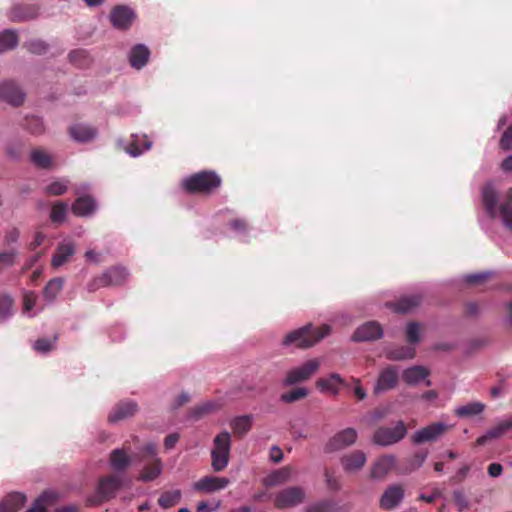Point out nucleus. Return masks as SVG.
<instances>
[{
	"mask_svg": "<svg viewBox=\"0 0 512 512\" xmlns=\"http://www.w3.org/2000/svg\"><path fill=\"white\" fill-rule=\"evenodd\" d=\"M24 126L30 133L35 135H39L44 132L43 122L36 116L26 117Z\"/></svg>",
	"mask_w": 512,
	"mask_h": 512,
	"instance_id": "a18cd8bd",
	"label": "nucleus"
},
{
	"mask_svg": "<svg viewBox=\"0 0 512 512\" xmlns=\"http://www.w3.org/2000/svg\"><path fill=\"white\" fill-rule=\"evenodd\" d=\"M427 451H418L410 459L407 460L406 465L400 469L401 474H409L412 471L420 468L427 458Z\"/></svg>",
	"mask_w": 512,
	"mask_h": 512,
	"instance_id": "e433bc0d",
	"label": "nucleus"
},
{
	"mask_svg": "<svg viewBox=\"0 0 512 512\" xmlns=\"http://www.w3.org/2000/svg\"><path fill=\"white\" fill-rule=\"evenodd\" d=\"M229 227L238 233H246L248 231V223L242 218H235L231 220L229 222Z\"/></svg>",
	"mask_w": 512,
	"mask_h": 512,
	"instance_id": "13d9d810",
	"label": "nucleus"
},
{
	"mask_svg": "<svg viewBox=\"0 0 512 512\" xmlns=\"http://www.w3.org/2000/svg\"><path fill=\"white\" fill-rule=\"evenodd\" d=\"M326 486L331 491H339L341 489V483L339 479L334 475V472L326 469L324 472Z\"/></svg>",
	"mask_w": 512,
	"mask_h": 512,
	"instance_id": "603ef678",
	"label": "nucleus"
},
{
	"mask_svg": "<svg viewBox=\"0 0 512 512\" xmlns=\"http://www.w3.org/2000/svg\"><path fill=\"white\" fill-rule=\"evenodd\" d=\"M87 58V53L85 50H74L69 53V59L72 63L76 65H82V61Z\"/></svg>",
	"mask_w": 512,
	"mask_h": 512,
	"instance_id": "680f3d73",
	"label": "nucleus"
},
{
	"mask_svg": "<svg viewBox=\"0 0 512 512\" xmlns=\"http://www.w3.org/2000/svg\"><path fill=\"white\" fill-rule=\"evenodd\" d=\"M219 408V405L215 402H212V401H208V402H205L199 406H196L194 409H193V416L196 418V419H199L201 418L202 416L206 415V414H209V413H212L214 411H216L217 409Z\"/></svg>",
	"mask_w": 512,
	"mask_h": 512,
	"instance_id": "49530a36",
	"label": "nucleus"
},
{
	"mask_svg": "<svg viewBox=\"0 0 512 512\" xmlns=\"http://www.w3.org/2000/svg\"><path fill=\"white\" fill-rule=\"evenodd\" d=\"M143 457L155 456L157 454V445L155 443H147L142 448Z\"/></svg>",
	"mask_w": 512,
	"mask_h": 512,
	"instance_id": "338daca9",
	"label": "nucleus"
},
{
	"mask_svg": "<svg viewBox=\"0 0 512 512\" xmlns=\"http://www.w3.org/2000/svg\"><path fill=\"white\" fill-rule=\"evenodd\" d=\"M383 330L381 325L376 321H369L356 329L352 335L355 342L374 341L381 338Z\"/></svg>",
	"mask_w": 512,
	"mask_h": 512,
	"instance_id": "f8f14e48",
	"label": "nucleus"
},
{
	"mask_svg": "<svg viewBox=\"0 0 512 512\" xmlns=\"http://www.w3.org/2000/svg\"><path fill=\"white\" fill-rule=\"evenodd\" d=\"M36 301H37V296L34 292L26 293L23 298L24 311H26V312L31 311L34 308Z\"/></svg>",
	"mask_w": 512,
	"mask_h": 512,
	"instance_id": "052dcab7",
	"label": "nucleus"
},
{
	"mask_svg": "<svg viewBox=\"0 0 512 512\" xmlns=\"http://www.w3.org/2000/svg\"><path fill=\"white\" fill-rule=\"evenodd\" d=\"M294 470L291 466H284L270 473L264 480L268 487L278 486L290 480Z\"/></svg>",
	"mask_w": 512,
	"mask_h": 512,
	"instance_id": "a878e982",
	"label": "nucleus"
},
{
	"mask_svg": "<svg viewBox=\"0 0 512 512\" xmlns=\"http://www.w3.org/2000/svg\"><path fill=\"white\" fill-rule=\"evenodd\" d=\"M162 472V462L156 458L152 463L146 465L141 471L138 480L149 482L155 480Z\"/></svg>",
	"mask_w": 512,
	"mask_h": 512,
	"instance_id": "473e14b6",
	"label": "nucleus"
},
{
	"mask_svg": "<svg viewBox=\"0 0 512 512\" xmlns=\"http://www.w3.org/2000/svg\"><path fill=\"white\" fill-rule=\"evenodd\" d=\"M67 183L64 181H54L45 188L48 195L60 196L67 192Z\"/></svg>",
	"mask_w": 512,
	"mask_h": 512,
	"instance_id": "09e8293b",
	"label": "nucleus"
},
{
	"mask_svg": "<svg viewBox=\"0 0 512 512\" xmlns=\"http://www.w3.org/2000/svg\"><path fill=\"white\" fill-rule=\"evenodd\" d=\"M68 205L65 202H56L52 205L50 219L54 224H61L65 221Z\"/></svg>",
	"mask_w": 512,
	"mask_h": 512,
	"instance_id": "ea45409f",
	"label": "nucleus"
},
{
	"mask_svg": "<svg viewBox=\"0 0 512 512\" xmlns=\"http://www.w3.org/2000/svg\"><path fill=\"white\" fill-rule=\"evenodd\" d=\"M69 134L77 142H89L96 137L97 130L90 125L77 123L69 128Z\"/></svg>",
	"mask_w": 512,
	"mask_h": 512,
	"instance_id": "5701e85b",
	"label": "nucleus"
},
{
	"mask_svg": "<svg viewBox=\"0 0 512 512\" xmlns=\"http://www.w3.org/2000/svg\"><path fill=\"white\" fill-rule=\"evenodd\" d=\"M230 426L235 435L243 436L252 427V416L251 415L238 416L231 421Z\"/></svg>",
	"mask_w": 512,
	"mask_h": 512,
	"instance_id": "f704fd0d",
	"label": "nucleus"
},
{
	"mask_svg": "<svg viewBox=\"0 0 512 512\" xmlns=\"http://www.w3.org/2000/svg\"><path fill=\"white\" fill-rule=\"evenodd\" d=\"M316 387L324 393L337 395L342 387H348V383L338 373H331L327 377L319 378Z\"/></svg>",
	"mask_w": 512,
	"mask_h": 512,
	"instance_id": "ddd939ff",
	"label": "nucleus"
},
{
	"mask_svg": "<svg viewBox=\"0 0 512 512\" xmlns=\"http://www.w3.org/2000/svg\"><path fill=\"white\" fill-rule=\"evenodd\" d=\"M406 339L409 343L415 344L420 340V327L416 322H410L406 328Z\"/></svg>",
	"mask_w": 512,
	"mask_h": 512,
	"instance_id": "8fccbe9b",
	"label": "nucleus"
},
{
	"mask_svg": "<svg viewBox=\"0 0 512 512\" xmlns=\"http://www.w3.org/2000/svg\"><path fill=\"white\" fill-rule=\"evenodd\" d=\"M135 17L134 11L125 5H117L110 12L111 24L119 30H128Z\"/></svg>",
	"mask_w": 512,
	"mask_h": 512,
	"instance_id": "9b49d317",
	"label": "nucleus"
},
{
	"mask_svg": "<svg viewBox=\"0 0 512 512\" xmlns=\"http://www.w3.org/2000/svg\"><path fill=\"white\" fill-rule=\"evenodd\" d=\"M448 429L449 427L446 424L435 422L416 431L412 435L411 440L417 445L425 442H433L441 437Z\"/></svg>",
	"mask_w": 512,
	"mask_h": 512,
	"instance_id": "6e6552de",
	"label": "nucleus"
},
{
	"mask_svg": "<svg viewBox=\"0 0 512 512\" xmlns=\"http://www.w3.org/2000/svg\"><path fill=\"white\" fill-rule=\"evenodd\" d=\"M27 48L34 54H43L47 50V46L43 41L35 40L27 44Z\"/></svg>",
	"mask_w": 512,
	"mask_h": 512,
	"instance_id": "bf43d9fd",
	"label": "nucleus"
},
{
	"mask_svg": "<svg viewBox=\"0 0 512 512\" xmlns=\"http://www.w3.org/2000/svg\"><path fill=\"white\" fill-rule=\"evenodd\" d=\"M128 278V272L124 267L113 266L102 275L95 277L87 284L89 292H95L101 287L123 285Z\"/></svg>",
	"mask_w": 512,
	"mask_h": 512,
	"instance_id": "20e7f679",
	"label": "nucleus"
},
{
	"mask_svg": "<svg viewBox=\"0 0 512 512\" xmlns=\"http://www.w3.org/2000/svg\"><path fill=\"white\" fill-rule=\"evenodd\" d=\"M30 159L38 168L49 169L52 167V157L43 149H34L31 152Z\"/></svg>",
	"mask_w": 512,
	"mask_h": 512,
	"instance_id": "c9c22d12",
	"label": "nucleus"
},
{
	"mask_svg": "<svg viewBox=\"0 0 512 512\" xmlns=\"http://www.w3.org/2000/svg\"><path fill=\"white\" fill-rule=\"evenodd\" d=\"M58 341V335H54L52 338H39L33 344V349L37 353L47 354L55 349V345Z\"/></svg>",
	"mask_w": 512,
	"mask_h": 512,
	"instance_id": "58836bf2",
	"label": "nucleus"
},
{
	"mask_svg": "<svg viewBox=\"0 0 512 512\" xmlns=\"http://www.w3.org/2000/svg\"><path fill=\"white\" fill-rule=\"evenodd\" d=\"M334 504L331 501H322L316 503L306 509V512H331Z\"/></svg>",
	"mask_w": 512,
	"mask_h": 512,
	"instance_id": "864d4df0",
	"label": "nucleus"
},
{
	"mask_svg": "<svg viewBox=\"0 0 512 512\" xmlns=\"http://www.w3.org/2000/svg\"><path fill=\"white\" fill-rule=\"evenodd\" d=\"M320 367L318 359H310L302 365L295 367L287 372L284 380L285 386H292L301 382H304L311 378Z\"/></svg>",
	"mask_w": 512,
	"mask_h": 512,
	"instance_id": "423d86ee",
	"label": "nucleus"
},
{
	"mask_svg": "<svg viewBox=\"0 0 512 512\" xmlns=\"http://www.w3.org/2000/svg\"><path fill=\"white\" fill-rule=\"evenodd\" d=\"M151 147V142L145 140V143H144V146L143 148H140L137 144L136 141H132L129 146L127 147V152L131 155V156H138L140 154H142L144 151L146 150H149Z\"/></svg>",
	"mask_w": 512,
	"mask_h": 512,
	"instance_id": "6e6d98bb",
	"label": "nucleus"
},
{
	"mask_svg": "<svg viewBox=\"0 0 512 512\" xmlns=\"http://www.w3.org/2000/svg\"><path fill=\"white\" fill-rule=\"evenodd\" d=\"M106 501L108 500L104 499V496L99 493V489L97 488L96 493L87 499L86 505L89 507H97Z\"/></svg>",
	"mask_w": 512,
	"mask_h": 512,
	"instance_id": "e2e57ef3",
	"label": "nucleus"
},
{
	"mask_svg": "<svg viewBox=\"0 0 512 512\" xmlns=\"http://www.w3.org/2000/svg\"><path fill=\"white\" fill-rule=\"evenodd\" d=\"M367 461L366 454L361 450H355L344 454L340 458V463L346 473H353L361 470Z\"/></svg>",
	"mask_w": 512,
	"mask_h": 512,
	"instance_id": "a211bd4d",
	"label": "nucleus"
},
{
	"mask_svg": "<svg viewBox=\"0 0 512 512\" xmlns=\"http://www.w3.org/2000/svg\"><path fill=\"white\" fill-rule=\"evenodd\" d=\"M482 200L489 216L495 218L497 215L498 195L491 184H487L483 187Z\"/></svg>",
	"mask_w": 512,
	"mask_h": 512,
	"instance_id": "393cba45",
	"label": "nucleus"
},
{
	"mask_svg": "<svg viewBox=\"0 0 512 512\" xmlns=\"http://www.w3.org/2000/svg\"><path fill=\"white\" fill-rule=\"evenodd\" d=\"M149 57L150 50L148 47L144 44H137L131 48L129 62L133 68L140 70L147 64Z\"/></svg>",
	"mask_w": 512,
	"mask_h": 512,
	"instance_id": "4be33fe9",
	"label": "nucleus"
},
{
	"mask_svg": "<svg viewBox=\"0 0 512 512\" xmlns=\"http://www.w3.org/2000/svg\"><path fill=\"white\" fill-rule=\"evenodd\" d=\"M96 203L91 196H82L77 198L72 204V212L76 216H88L94 212Z\"/></svg>",
	"mask_w": 512,
	"mask_h": 512,
	"instance_id": "bb28decb",
	"label": "nucleus"
},
{
	"mask_svg": "<svg viewBox=\"0 0 512 512\" xmlns=\"http://www.w3.org/2000/svg\"><path fill=\"white\" fill-rule=\"evenodd\" d=\"M0 98L11 105L19 106L24 101V93L13 81H4L0 85Z\"/></svg>",
	"mask_w": 512,
	"mask_h": 512,
	"instance_id": "f3484780",
	"label": "nucleus"
},
{
	"mask_svg": "<svg viewBox=\"0 0 512 512\" xmlns=\"http://www.w3.org/2000/svg\"><path fill=\"white\" fill-rule=\"evenodd\" d=\"M511 428H512V419L502 421L487 431L488 436H490L491 440L500 438L506 432H508Z\"/></svg>",
	"mask_w": 512,
	"mask_h": 512,
	"instance_id": "c03bdc74",
	"label": "nucleus"
},
{
	"mask_svg": "<svg viewBox=\"0 0 512 512\" xmlns=\"http://www.w3.org/2000/svg\"><path fill=\"white\" fill-rule=\"evenodd\" d=\"M405 489L400 484L389 485L379 500V506L383 510H393L403 501Z\"/></svg>",
	"mask_w": 512,
	"mask_h": 512,
	"instance_id": "9d476101",
	"label": "nucleus"
},
{
	"mask_svg": "<svg viewBox=\"0 0 512 512\" xmlns=\"http://www.w3.org/2000/svg\"><path fill=\"white\" fill-rule=\"evenodd\" d=\"M20 236V232L17 228H12L11 230L7 231L4 236V241L6 244H12L18 241Z\"/></svg>",
	"mask_w": 512,
	"mask_h": 512,
	"instance_id": "69168bd1",
	"label": "nucleus"
},
{
	"mask_svg": "<svg viewBox=\"0 0 512 512\" xmlns=\"http://www.w3.org/2000/svg\"><path fill=\"white\" fill-rule=\"evenodd\" d=\"M123 486V478L118 474H110L99 480L97 488L104 499L110 500L115 497L116 492Z\"/></svg>",
	"mask_w": 512,
	"mask_h": 512,
	"instance_id": "dca6fc26",
	"label": "nucleus"
},
{
	"mask_svg": "<svg viewBox=\"0 0 512 512\" xmlns=\"http://www.w3.org/2000/svg\"><path fill=\"white\" fill-rule=\"evenodd\" d=\"M397 383V368L395 366H388L380 372L378 380L374 387V393L379 394L380 392L391 390L396 387Z\"/></svg>",
	"mask_w": 512,
	"mask_h": 512,
	"instance_id": "2eb2a0df",
	"label": "nucleus"
},
{
	"mask_svg": "<svg viewBox=\"0 0 512 512\" xmlns=\"http://www.w3.org/2000/svg\"><path fill=\"white\" fill-rule=\"evenodd\" d=\"M18 45V35L14 30L0 33V53L11 50Z\"/></svg>",
	"mask_w": 512,
	"mask_h": 512,
	"instance_id": "4c0bfd02",
	"label": "nucleus"
},
{
	"mask_svg": "<svg viewBox=\"0 0 512 512\" xmlns=\"http://www.w3.org/2000/svg\"><path fill=\"white\" fill-rule=\"evenodd\" d=\"M13 299L8 295L0 296V319L4 320L11 315Z\"/></svg>",
	"mask_w": 512,
	"mask_h": 512,
	"instance_id": "de8ad7c7",
	"label": "nucleus"
},
{
	"mask_svg": "<svg viewBox=\"0 0 512 512\" xmlns=\"http://www.w3.org/2000/svg\"><path fill=\"white\" fill-rule=\"evenodd\" d=\"M499 214L504 226L512 231V187L508 189L505 201L499 206Z\"/></svg>",
	"mask_w": 512,
	"mask_h": 512,
	"instance_id": "c756f323",
	"label": "nucleus"
},
{
	"mask_svg": "<svg viewBox=\"0 0 512 512\" xmlns=\"http://www.w3.org/2000/svg\"><path fill=\"white\" fill-rule=\"evenodd\" d=\"M453 498H454L456 505L460 508V510L468 507V501L463 492L454 491Z\"/></svg>",
	"mask_w": 512,
	"mask_h": 512,
	"instance_id": "0e129e2a",
	"label": "nucleus"
},
{
	"mask_svg": "<svg viewBox=\"0 0 512 512\" xmlns=\"http://www.w3.org/2000/svg\"><path fill=\"white\" fill-rule=\"evenodd\" d=\"M138 410V405L132 400L121 401L112 409L108 416L110 423H116L133 416Z\"/></svg>",
	"mask_w": 512,
	"mask_h": 512,
	"instance_id": "6ab92c4d",
	"label": "nucleus"
},
{
	"mask_svg": "<svg viewBox=\"0 0 512 512\" xmlns=\"http://www.w3.org/2000/svg\"><path fill=\"white\" fill-rule=\"evenodd\" d=\"M180 498V491H167L161 494L158 499V504L164 509L171 508L179 502Z\"/></svg>",
	"mask_w": 512,
	"mask_h": 512,
	"instance_id": "79ce46f5",
	"label": "nucleus"
},
{
	"mask_svg": "<svg viewBox=\"0 0 512 512\" xmlns=\"http://www.w3.org/2000/svg\"><path fill=\"white\" fill-rule=\"evenodd\" d=\"M396 458L393 455H383L379 457L372 465L370 477L381 480L395 467Z\"/></svg>",
	"mask_w": 512,
	"mask_h": 512,
	"instance_id": "aec40b11",
	"label": "nucleus"
},
{
	"mask_svg": "<svg viewBox=\"0 0 512 512\" xmlns=\"http://www.w3.org/2000/svg\"><path fill=\"white\" fill-rule=\"evenodd\" d=\"M407 434V427L403 421H398L395 427L381 426L373 434V442L379 446H390L400 442Z\"/></svg>",
	"mask_w": 512,
	"mask_h": 512,
	"instance_id": "39448f33",
	"label": "nucleus"
},
{
	"mask_svg": "<svg viewBox=\"0 0 512 512\" xmlns=\"http://www.w3.org/2000/svg\"><path fill=\"white\" fill-rule=\"evenodd\" d=\"M357 440V431L346 428L336 433L325 445V452L331 453L353 445Z\"/></svg>",
	"mask_w": 512,
	"mask_h": 512,
	"instance_id": "1a4fd4ad",
	"label": "nucleus"
},
{
	"mask_svg": "<svg viewBox=\"0 0 512 512\" xmlns=\"http://www.w3.org/2000/svg\"><path fill=\"white\" fill-rule=\"evenodd\" d=\"M305 500V491L300 486H291L279 491L274 498V505L278 509L297 506Z\"/></svg>",
	"mask_w": 512,
	"mask_h": 512,
	"instance_id": "0eeeda50",
	"label": "nucleus"
},
{
	"mask_svg": "<svg viewBox=\"0 0 512 512\" xmlns=\"http://www.w3.org/2000/svg\"><path fill=\"white\" fill-rule=\"evenodd\" d=\"M415 356V349L413 347L401 346L397 348L387 349L385 352V357L388 360L399 361L412 359Z\"/></svg>",
	"mask_w": 512,
	"mask_h": 512,
	"instance_id": "72a5a7b5",
	"label": "nucleus"
},
{
	"mask_svg": "<svg viewBox=\"0 0 512 512\" xmlns=\"http://www.w3.org/2000/svg\"><path fill=\"white\" fill-rule=\"evenodd\" d=\"M308 396V390L305 387H298L289 392L281 394L280 400L284 403H293Z\"/></svg>",
	"mask_w": 512,
	"mask_h": 512,
	"instance_id": "37998d69",
	"label": "nucleus"
},
{
	"mask_svg": "<svg viewBox=\"0 0 512 512\" xmlns=\"http://www.w3.org/2000/svg\"><path fill=\"white\" fill-rule=\"evenodd\" d=\"M221 183V177L216 172L204 170L185 178L182 188L189 194H211Z\"/></svg>",
	"mask_w": 512,
	"mask_h": 512,
	"instance_id": "f03ea898",
	"label": "nucleus"
},
{
	"mask_svg": "<svg viewBox=\"0 0 512 512\" xmlns=\"http://www.w3.org/2000/svg\"><path fill=\"white\" fill-rule=\"evenodd\" d=\"M491 277V273L489 272H481V273H475V274H469L465 277V281L468 284H480L486 281L488 278Z\"/></svg>",
	"mask_w": 512,
	"mask_h": 512,
	"instance_id": "4d7b16f0",
	"label": "nucleus"
},
{
	"mask_svg": "<svg viewBox=\"0 0 512 512\" xmlns=\"http://www.w3.org/2000/svg\"><path fill=\"white\" fill-rule=\"evenodd\" d=\"M231 450V437L227 431L217 434L211 450V466L215 472L223 471L228 463Z\"/></svg>",
	"mask_w": 512,
	"mask_h": 512,
	"instance_id": "7ed1b4c3",
	"label": "nucleus"
},
{
	"mask_svg": "<svg viewBox=\"0 0 512 512\" xmlns=\"http://www.w3.org/2000/svg\"><path fill=\"white\" fill-rule=\"evenodd\" d=\"M63 280L61 278L51 279L43 290V295L48 301H53L62 290Z\"/></svg>",
	"mask_w": 512,
	"mask_h": 512,
	"instance_id": "a19ab883",
	"label": "nucleus"
},
{
	"mask_svg": "<svg viewBox=\"0 0 512 512\" xmlns=\"http://www.w3.org/2000/svg\"><path fill=\"white\" fill-rule=\"evenodd\" d=\"M17 256L16 250L3 251L0 253V271L6 267H11L15 263Z\"/></svg>",
	"mask_w": 512,
	"mask_h": 512,
	"instance_id": "3c124183",
	"label": "nucleus"
},
{
	"mask_svg": "<svg viewBox=\"0 0 512 512\" xmlns=\"http://www.w3.org/2000/svg\"><path fill=\"white\" fill-rule=\"evenodd\" d=\"M179 440V435L176 433L169 434L164 440V446L167 450L172 449Z\"/></svg>",
	"mask_w": 512,
	"mask_h": 512,
	"instance_id": "774afa93",
	"label": "nucleus"
},
{
	"mask_svg": "<svg viewBox=\"0 0 512 512\" xmlns=\"http://www.w3.org/2000/svg\"><path fill=\"white\" fill-rule=\"evenodd\" d=\"M499 146L501 149L506 151L512 149V125L509 126L502 134Z\"/></svg>",
	"mask_w": 512,
	"mask_h": 512,
	"instance_id": "5fc2aeb1",
	"label": "nucleus"
},
{
	"mask_svg": "<svg viewBox=\"0 0 512 512\" xmlns=\"http://www.w3.org/2000/svg\"><path fill=\"white\" fill-rule=\"evenodd\" d=\"M230 483L226 477L205 476L194 483L193 488L199 492L212 493L225 489Z\"/></svg>",
	"mask_w": 512,
	"mask_h": 512,
	"instance_id": "4468645a",
	"label": "nucleus"
},
{
	"mask_svg": "<svg viewBox=\"0 0 512 512\" xmlns=\"http://www.w3.org/2000/svg\"><path fill=\"white\" fill-rule=\"evenodd\" d=\"M485 409V405L481 402H470L459 406L454 410V414L459 418H470L481 414Z\"/></svg>",
	"mask_w": 512,
	"mask_h": 512,
	"instance_id": "2f4dec72",
	"label": "nucleus"
},
{
	"mask_svg": "<svg viewBox=\"0 0 512 512\" xmlns=\"http://www.w3.org/2000/svg\"><path fill=\"white\" fill-rule=\"evenodd\" d=\"M331 328L327 324L315 327L307 324L301 328L291 331L283 339V345L294 346L300 349H307L330 334Z\"/></svg>",
	"mask_w": 512,
	"mask_h": 512,
	"instance_id": "f257e3e1",
	"label": "nucleus"
},
{
	"mask_svg": "<svg viewBox=\"0 0 512 512\" xmlns=\"http://www.w3.org/2000/svg\"><path fill=\"white\" fill-rule=\"evenodd\" d=\"M75 253V247L71 242H62L58 245L53 257L51 264L53 267L58 268L64 265L71 256Z\"/></svg>",
	"mask_w": 512,
	"mask_h": 512,
	"instance_id": "b1692460",
	"label": "nucleus"
},
{
	"mask_svg": "<svg viewBox=\"0 0 512 512\" xmlns=\"http://www.w3.org/2000/svg\"><path fill=\"white\" fill-rule=\"evenodd\" d=\"M109 462L113 470L122 472L131 465V458L124 449H114L110 453Z\"/></svg>",
	"mask_w": 512,
	"mask_h": 512,
	"instance_id": "c85d7f7f",
	"label": "nucleus"
},
{
	"mask_svg": "<svg viewBox=\"0 0 512 512\" xmlns=\"http://www.w3.org/2000/svg\"><path fill=\"white\" fill-rule=\"evenodd\" d=\"M26 501V495L21 492L8 493L0 501V512H18Z\"/></svg>",
	"mask_w": 512,
	"mask_h": 512,
	"instance_id": "412c9836",
	"label": "nucleus"
},
{
	"mask_svg": "<svg viewBox=\"0 0 512 512\" xmlns=\"http://www.w3.org/2000/svg\"><path fill=\"white\" fill-rule=\"evenodd\" d=\"M422 302V297L418 294L404 296L390 306L398 313H408L418 307Z\"/></svg>",
	"mask_w": 512,
	"mask_h": 512,
	"instance_id": "cd10ccee",
	"label": "nucleus"
},
{
	"mask_svg": "<svg viewBox=\"0 0 512 512\" xmlns=\"http://www.w3.org/2000/svg\"><path fill=\"white\" fill-rule=\"evenodd\" d=\"M429 375L428 369L422 366H413L403 372V380L409 385H415Z\"/></svg>",
	"mask_w": 512,
	"mask_h": 512,
	"instance_id": "7c9ffc66",
	"label": "nucleus"
}]
</instances>
